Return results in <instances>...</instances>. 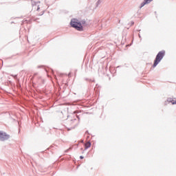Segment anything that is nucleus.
Wrapping results in <instances>:
<instances>
[{"label": "nucleus", "instance_id": "f257e3e1", "mask_svg": "<svg viewBox=\"0 0 176 176\" xmlns=\"http://www.w3.org/2000/svg\"><path fill=\"white\" fill-rule=\"evenodd\" d=\"M32 10H36L38 16H42V14H43L42 3H41L39 1L32 3Z\"/></svg>", "mask_w": 176, "mask_h": 176}, {"label": "nucleus", "instance_id": "f03ea898", "mask_svg": "<svg viewBox=\"0 0 176 176\" xmlns=\"http://www.w3.org/2000/svg\"><path fill=\"white\" fill-rule=\"evenodd\" d=\"M70 24L72 27L77 30V31H83V26H82V23L79 22V20L73 19H72Z\"/></svg>", "mask_w": 176, "mask_h": 176}, {"label": "nucleus", "instance_id": "7ed1b4c3", "mask_svg": "<svg viewBox=\"0 0 176 176\" xmlns=\"http://www.w3.org/2000/svg\"><path fill=\"white\" fill-rule=\"evenodd\" d=\"M166 54V51L162 50L161 52H160L157 56L156 58L154 60V63H153V67H156L157 65V64H159V63H160V61H162V60H163V57H164Z\"/></svg>", "mask_w": 176, "mask_h": 176}, {"label": "nucleus", "instance_id": "20e7f679", "mask_svg": "<svg viewBox=\"0 0 176 176\" xmlns=\"http://www.w3.org/2000/svg\"><path fill=\"white\" fill-rule=\"evenodd\" d=\"M9 138H10V135L0 131V141H6V140H9Z\"/></svg>", "mask_w": 176, "mask_h": 176}, {"label": "nucleus", "instance_id": "39448f33", "mask_svg": "<svg viewBox=\"0 0 176 176\" xmlns=\"http://www.w3.org/2000/svg\"><path fill=\"white\" fill-rule=\"evenodd\" d=\"M168 102H170L173 105L176 104V98H168L167 99Z\"/></svg>", "mask_w": 176, "mask_h": 176}, {"label": "nucleus", "instance_id": "423d86ee", "mask_svg": "<svg viewBox=\"0 0 176 176\" xmlns=\"http://www.w3.org/2000/svg\"><path fill=\"white\" fill-rule=\"evenodd\" d=\"M153 0H144V2H142L141 3V7L140 8H143V6H145V5L148 4V3H151V2H152Z\"/></svg>", "mask_w": 176, "mask_h": 176}, {"label": "nucleus", "instance_id": "0eeeda50", "mask_svg": "<svg viewBox=\"0 0 176 176\" xmlns=\"http://www.w3.org/2000/svg\"><path fill=\"white\" fill-rule=\"evenodd\" d=\"M90 146H91V143H90V142L85 143V149L90 148Z\"/></svg>", "mask_w": 176, "mask_h": 176}, {"label": "nucleus", "instance_id": "6e6552de", "mask_svg": "<svg viewBox=\"0 0 176 176\" xmlns=\"http://www.w3.org/2000/svg\"><path fill=\"white\" fill-rule=\"evenodd\" d=\"M80 159H83V156H80Z\"/></svg>", "mask_w": 176, "mask_h": 176}]
</instances>
